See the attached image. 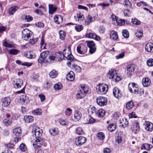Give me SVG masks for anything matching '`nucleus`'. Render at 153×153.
I'll use <instances>...</instances> for the list:
<instances>
[{
    "instance_id": "obj_1",
    "label": "nucleus",
    "mask_w": 153,
    "mask_h": 153,
    "mask_svg": "<svg viewBox=\"0 0 153 153\" xmlns=\"http://www.w3.org/2000/svg\"><path fill=\"white\" fill-rule=\"evenodd\" d=\"M22 38L25 41H27L30 38H33V32L28 29H24L22 32Z\"/></svg>"
},
{
    "instance_id": "obj_2",
    "label": "nucleus",
    "mask_w": 153,
    "mask_h": 153,
    "mask_svg": "<svg viewBox=\"0 0 153 153\" xmlns=\"http://www.w3.org/2000/svg\"><path fill=\"white\" fill-rule=\"evenodd\" d=\"M51 52L48 51H45L42 52L40 54V57L38 59V62L39 63H41L43 62L45 60H48V58L49 57Z\"/></svg>"
},
{
    "instance_id": "obj_3",
    "label": "nucleus",
    "mask_w": 153,
    "mask_h": 153,
    "mask_svg": "<svg viewBox=\"0 0 153 153\" xmlns=\"http://www.w3.org/2000/svg\"><path fill=\"white\" fill-rule=\"evenodd\" d=\"M42 132V130L38 127H33L32 131L33 135L35 138H41Z\"/></svg>"
},
{
    "instance_id": "obj_4",
    "label": "nucleus",
    "mask_w": 153,
    "mask_h": 153,
    "mask_svg": "<svg viewBox=\"0 0 153 153\" xmlns=\"http://www.w3.org/2000/svg\"><path fill=\"white\" fill-rule=\"evenodd\" d=\"M108 90V85L103 84H100L99 85L98 91L100 94H105L107 92Z\"/></svg>"
},
{
    "instance_id": "obj_5",
    "label": "nucleus",
    "mask_w": 153,
    "mask_h": 153,
    "mask_svg": "<svg viewBox=\"0 0 153 153\" xmlns=\"http://www.w3.org/2000/svg\"><path fill=\"white\" fill-rule=\"evenodd\" d=\"M132 132L135 134H137L140 130V126L139 123L136 120L134 121L131 127Z\"/></svg>"
},
{
    "instance_id": "obj_6",
    "label": "nucleus",
    "mask_w": 153,
    "mask_h": 153,
    "mask_svg": "<svg viewBox=\"0 0 153 153\" xmlns=\"http://www.w3.org/2000/svg\"><path fill=\"white\" fill-rule=\"evenodd\" d=\"M44 140L42 138H35L33 145L34 148L36 149L41 147L42 145Z\"/></svg>"
},
{
    "instance_id": "obj_7",
    "label": "nucleus",
    "mask_w": 153,
    "mask_h": 153,
    "mask_svg": "<svg viewBox=\"0 0 153 153\" xmlns=\"http://www.w3.org/2000/svg\"><path fill=\"white\" fill-rule=\"evenodd\" d=\"M96 100L97 104L100 106L106 105L107 102V99L102 97H98L97 99Z\"/></svg>"
},
{
    "instance_id": "obj_8",
    "label": "nucleus",
    "mask_w": 153,
    "mask_h": 153,
    "mask_svg": "<svg viewBox=\"0 0 153 153\" xmlns=\"http://www.w3.org/2000/svg\"><path fill=\"white\" fill-rule=\"evenodd\" d=\"M77 51L79 53L84 54L86 53L87 52V48L84 45H81L77 47Z\"/></svg>"
},
{
    "instance_id": "obj_9",
    "label": "nucleus",
    "mask_w": 153,
    "mask_h": 153,
    "mask_svg": "<svg viewBox=\"0 0 153 153\" xmlns=\"http://www.w3.org/2000/svg\"><path fill=\"white\" fill-rule=\"evenodd\" d=\"M127 70V75L128 77H130L132 75V73L135 68V65L133 64L128 65L126 66Z\"/></svg>"
},
{
    "instance_id": "obj_10",
    "label": "nucleus",
    "mask_w": 153,
    "mask_h": 153,
    "mask_svg": "<svg viewBox=\"0 0 153 153\" xmlns=\"http://www.w3.org/2000/svg\"><path fill=\"white\" fill-rule=\"evenodd\" d=\"M113 93L114 96L117 99L120 98L122 95V91L117 87L113 89Z\"/></svg>"
},
{
    "instance_id": "obj_11",
    "label": "nucleus",
    "mask_w": 153,
    "mask_h": 153,
    "mask_svg": "<svg viewBox=\"0 0 153 153\" xmlns=\"http://www.w3.org/2000/svg\"><path fill=\"white\" fill-rule=\"evenodd\" d=\"M86 140V139L85 137L79 136L76 139L75 143L77 145L80 146L84 143Z\"/></svg>"
},
{
    "instance_id": "obj_12",
    "label": "nucleus",
    "mask_w": 153,
    "mask_h": 153,
    "mask_svg": "<svg viewBox=\"0 0 153 153\" xmlns=\"http://www.w3.org/2000/svg\"><path fill=\"white\" fill-rule=\"evenodd\" d=\"M10 102L11 100L9 97H6L1 99V104L2 106L6 107L10 104Z\"/></svg>"
},
{
    "instance_id": "obj_13",
    "label": "nucleus",
    "mask_w": 153,
    "mask_h": 153,
    "mask_svg": "<svg viewBox=\"0 0 153 153\" xmlns=\"http://www.w3.org/2000/svg\"><path fill=\"white\" fill-rule=\"evenodd\" d=\"M62 53L64 57L68 59L71 61L73 60L74 58V56L71 54V53L70 54H69V53L67 51V50L66 49L64 50Z\"/></svg>"
},
{
    "instance_id": "obj_14",
    "label": "nucleus",
    "mask_w": 153,
    "mask_h": 153,
    "mask_svg": "<svg viewBox=\"0 0 153 153\" xmlns=\"http://www.w3.org/2000/svg\"><path fill=\"white\" fill-rule=\"evenodd\" d=\"M23 85V80L20 79H16L14 81V85L15 87L16 88H19Z\"/></svg>"
},
{
    "instance_id": "obj_15",
    "label": "nucleus",
    "mask_w": 153,
    "mask_h": 153,
    "mask_svg": "<svg viewBox=\"0 0 153 153\" xmlns=\"http://www.w3.org/2000/svg\"><path fill=\"white\" fill-rule=\"evenodd\" d=\"M85 37L89 38L94 39L97 41L100 40V37L94 33H90L87 34Z\"/></svg>"
},
{
    "instance_id": "obj_16",
    "label": "nucleus",
    "mask_w": 153,
    "mask_h": 153,
    "mask_svg": "<svg viewBox=\"0 0 153 153\" xmlns=\"http://www.w3.org/2000/svg\"><path fill=\"white\" fill-rule=\"evenodd\" d=\"M145 123L146 129L150 131H153V124L152 123L148 121H145Z\"/></svg>"
},
{
    "instance_id": "obj_17",
    "label": "nucleus",
    "mask_w": 153,
    "mask_h": 153,
    "mask_svg": "<svg viewBox=\"0 0 153 153\" xmlns=\"http://www.w3.org/2000/svg\"><path fill=\"white\" fill-rule=\"evenodd\" d=\"M146 50L149 52H153V44L149 42L146 45L145 47Z\"/></svg>"
},
{
    "instance_id": "obj_18",
    "label": "nucleus",
    "mask_w": 153,
    "mask_h": 153,
    "mask_svg": "<svg viewBox=\"0 0 153 153\" xmlns=\"http://www.w3.org/2000/svg\"><path fill=\"white\" fill-rule=\"evenodd\" d=\"M67 79L70 81H73L75 78L74 74L72 71H70L66 76Z\"/></svg>"
},
{
    "instance_id": "obj_19",
    "label": "nucleus",
    "mask_w": 153,
    "mask_h": 153,
    "mask_svg": "<svg viewBox=\"0 0 153 153\" xmlns=\"http://www.w3.org/2000/svg\"><path fill=\"white\" fill-rule=\"evenodd\" d=\"M142 83L144 87H147L150 85L151 81L148 78H144L142 79Z\"/></svg>"
},
{
    "instance_id": "obj_20",
    "label": "nucleus",
    "mask_w": 153,
    "mask_h": 153,
    "mask_svg": "<svg viewBox=\"0 0 153 153\" xmlns=\"http://www.w3.org/2000/svg\"><path fill=\"white\" fill-rule=\"evenodd\" d=\"M120 125L123 128L126 127L128 124V122L126 118L120 119Z\"/></svg>"
},
{
    "instance_id": "obj_21",
    "label": "nucleus",
    "mask_w": 153,
    "mask_h": 153,
    "mask_svg": "<svg viewBox=\"0 0 153 153\" xmlns=\"http://www.w3.org/2000/svg\"><path fill=\"white\" fill-rule=\"evenodd\" d=\"M20 100L23 103H27L29 102L28 97L25 94H24L20 97Z\"/></svg>"
},
{
    "instance_id": "obj_22",
    "label": "nucleus",
    "mask_w": 153,
    "mask_h": 153,
    "mask_svg": "<svg viewBox=\"0 0 153 153\" xmlns=\"http://www.w3.org/2000/svg\"><path fill=\"white\" fill-rule=\"evenodd\" d=\"M82 114L81 112L78 110H75L74 115V119L76 121H78L82 117Z\"/></svg>"
},
{
    "instance_id": "obj_23",
    "label": "nucleus",
    "mask_w": 153,
    "mask_h": 153,
    "mask_svg": "<svg viewBox=\"0 0 153 153\" xmlns=\"http://www.w3.org/2000/svg\"><path fill=\"white\" fill-rule=\"evenodd\" d=\"M49 13L50 14H53L57 10L56 6L53 4L49 5Z\"/></svg>"
},
{
    "instance_id": "obj_24",
    "label": "nucleus",
    "mask_w": 153,
    "mask_h": 153,
    "mask_svg": "<svg viewBox=\"0 0 153 153\" xmlns=\"http://www.w3.org/2000/svg\"><path fill=\"white\" fill-rule=\"evenodd\" d=\"M13 133L14 135L17 136H19L22 133L21 128L19 127L15 128L13 130Z\"/></svg>"
},
{
    "instance_id": "obj_25",
    "label": "nucleus",
    "mask_w": 153,
    "mask_h": 153,
    "mask_svg": "<svg viewBox=\"0 0 153 153\" xmlns=\"http://www.w3.org/2000/svg\"><path fill=\"white\" fill-rule=\"evenodd\" d=\"M117 73L116 71L113 69H111L109 71V72L108 73V76L109 79H114V75Z\"/></svg>"
},
{
    "instance_id": "obj_26",
    "label": "nucleus",
    "mask_w": 153,
    "mask_h": 153,
    "mask_svg": "<svg viewBox=\"0 0 153 153\" xmlns=\"http://www.w3.org/2000/svg\"><path fill=\"white\" fill-rule=\"evenodd\" d=\"M18 9L19 7L17 6L11 7L8 9L9 13L11 15H13Z\"/></svg>"
},
{
    "instance_id": "obj_27",
    "label": "nucleus",
    "mask_w": 153,
    "mask_h": 153,
    "mask_svg": "<svg viewBox=\"0 0 153 153\" xmlns=\"http://www.w3.org/2000/svg\"><path fill=\"white\" fill-rule=\"evenodd\" d=\"M62 16H60L56 15L54 17V20L56 23L59 24L62 22Z\"/></svg>"
},
{
    "instance_id": "obj_28",
    "label": "nucleus",
    "mask_w": 153,
    "mask_h": 153,
    "mask_svg": "<svg viewBox=\"0 0 153 153\" xmlns=\"http://www.w3.org/2000/svg\"><path fill=\"white\" fill-rule=\"evenodd\" d=\"M110 38L114 40H117L118 37L117 33L115 31L112 30L110 33Z\"/></svg>"
},
{
    "instance_id": "obj_29",
    "label": "nucleus",
    "mask_w": 153,
    "mask_h": 153,
    "mask_svg": "<svg viewBox=\"0 0 153 153\" xmlns=\"http://www.w3.org/2000/svg\"><path fill=\"white\" fill-rule=\"evenodd\" d=\"M25 122L26 123L32 122L33 121V117L31 116L26 115L24 117Z\"/></svg>"
},
{
    "instance_id": "obj_30",
    "label": "nucleus",
    "mask_w": 153,
    "mask_h": 153,
    "mask_svg": "<svg viewBox=\"0 0 153 153\" xmlns=\"http://www.w3.org/2000/svg\"><path fill=\"white\" fill-rule=\"evenodd\" d=\"M152 147V146L150 144L145 143L143 144L141 147L142 149H145L147 150H149Z\"/></svg>"
},
{
    "instance_id": "obj_31",
    "label": "nucleus",
    "mask_w": 153,
    "mask_h": 153,
    "mask_svg": "<svg viewBox=\"0 0 153 153\" xmlns=\"http://www.w3.org/2000/svg\"><path fill=\"white\" fill-rule=\"evenodd\" d=\"M76 96L77 98L82 99L85 97V95L84 93L83 92H82L80 89L79 91H78L76 94Z\"/></svg>"
},
{
    "instance_id": "obj_32",
    "label": "nucleus",
    "mask_w": 153,
    "mask_h": 153,
    "mask_svg": "<svg viewBox=\"0 0 153 153\" xmlns=\"http://www.w3.org/2000/svg\"><path fill=\"white\" fill-rule=\"evenodd\" d=\"M49 74L51 78H53L57 76L58 73L55 70H53L49 73Z\"/></svg>"
},
{
    "instance_id": "obj_33",
    "label": "nucleus",
    "mask_w": 153,
    "mask_h": 153,
    "mask_svg": "<svg viewBox=\"0 0 153 153\" xmlns=\"http://www.w3.org/2000/svg\"><path fill=\"white\" fill-rule=\"evenodd\" d=\"M105 111L102 109H100L98 110L97 112V114L98 116L100 117H104L105 116Z\"/></svg>"
},
{
    "instance_id": "obj_34",
    "label": "nucleus",
    "mask_w": 153,
    "mask_h": 153,
    "mask_svg": "<svg viewBox=\"0 0 153 153\" xmlns=\"http://www.w3.org/2000/svg\"><path fill=\"white\" fill-rule=\"evenodd\" d=\"M129 90L131 93L136 94L139 93V89L138 87H134L133 88H129Z\"/></svg>"
},
{
    "instance_id": "obj_35",
    "label": "nucleus",
    "mask_w": 153,
    "mask_h": 153,
    "mask_svg": "<svg viewBox=\"0 0 153 153\" xmlns=\"http://www.w3.org/2000/svg\"><path fill=\"white\" fill-rule=\"evenodd\" d=\"M72 68H74L75 70L77 72H80L82 70L80 67L75 64H72Z\"/></svg>"
},
{
    "instance_id": "obj_36",
    "label": "nucleus",
    "mask_w": 153,
    "mask_h": 153,
    "mask_svg": "<svg viewBox=\"0 0 153 153\" xmlns=\"http://www.w3.org/2000/svg\"><path fill=\"white\" fill-rule=\"evenodd\" d=\"M60 39L62 40H64L65 37L66 33L63 30H60L59 32Z\"/></svg>"
},
{
    "instance_id": "obj_37",
    "label": "nucleus",
    "mask_w": 153,
    "mask_h": 153,
    "mask_svg": "<svg viewBox=\"0 0 153 153\" xmlns=\"http://www.w3.org/2000/svg\"><path fill=\"white\" fill-rule=\"evenodd\" d=\"M62 85L60 83H56L53 86L55 90L57 91L61 89L62 88Z\"/></svg>"
},
{
    "instance_id": "obj_38",
    "label": "nucleus",
    "mask_w": 153,
    "mask_h": 153,
    "mask_svg": "<svg viewBox=\"0 0 153 153\" xmlns=\"http://www.w3.org/2000/svg\"><path fill=\"white\" fill-rule=\"evenodd\" d=\"M116 128V125L115 123H113L109 125L108 129L110 131L112 132L115 130Z\"/></svg>"
},
{
    "instance_id": "obj_39",
    "label": "nucleus",
    "mask_w": 153,
    "mask_h": 153,
    "mask_svg": "<svg viewBox=\"0 0 153 153\" xmlns=\"http://www.w3.org/2000/svg\"><path fill=\"white\" fill-rule=\"evenodd\" d=\"M52 84L51 81L47 80L44 84V87L45 88H48L51 87Z\"/></svg>"
},
{
    "instance_id": "obj_40",
    "label": "nucleus",
    "mask_w": 153,
    "mask_h": 153,
    "mask_svg": "<svg viewBox=\"0 0 153 153\" xmlns=\"http://www.w3.org/2000/svg\"><path fill=\"white\" fill-rule=\"evenodd\" d=\"M134 106V103L132 101H130L127 103L126 107L128 109H131Z\"/></svg>"
},
{
    "instance_id": "obj_41",
    "label": "nucleus",
    "mask_w": 153,
    "mask_h": 153,
    "mask_svg": "<svg viewBox=\"0 0 153 153\" xmlns=\"http://www.w3.org/2000/svg\"><path fill=\"white\" fill-rule=\"evenodd\" d=\"M76 133L79 135H82L84 133L82 128L80 127H78L76 129Z\"/></svg>"
},
{
    "instance_id": "obj_42",
    "label": "nucleus",
    "mask_w": 153,
    "mask_h": 153,
    "mask_svg": "<svg viewBox=\"0 0 153 153\" xmlns=\"http://www.w3.org/2000/svg\"><path fill=\"white\" fill-rule=\"evenodd\" d=\"M49 131L51 134L53 136L56 135L58 133L57 131L54 128L50 129Z\"/></svg>"
},
{
    "instance_id": "obj_43",
    "label": "nucleus",
    "mask_w": 153,
    "mask_h": 153,
    "mask_svg": "<svg viewBox=\"0 0 153 153\" xmlns=\"http://www.w3.org/2000/svg\"><path fill=\"white\" fill-rule=\"evenodd\" d=\"M92 17L90 15H88L86 19L85 20V23L87 24V25L89 24L92 21Z\"/></svg>"
},
{
    "instance_id": "obj_44",
    "label": "nucleus",
    "mask_w": 153,
    "mask_h": 153,
    "mask_svg": "<svg viewBox=\"0 0 153 153\" xmlns=\"http://www.w3.org/2000/svg\"><path fill=\"white\" fill-rule=\"evenodd\" d=\"M65 113L67 116H70L72 114V110L70 108H67L65 111Z\"/></svg>"
},
{
    "instance_id": "obj_45",
    "label": "nucleus",
    "mask_w": 153,
    "mask_h": 153,
    "mask_svg": "<svg viewBox=\"0 0 153 153\" xmlns=\"http://www.w3.org/2000/svg\"><path fill=\"white\" fill-rule=\"evenodd\" d=\"M32 113L35 115H39L42 113L41 110L40 108H37L33 111Z\"/></svg>"
},
{
    "instance_id": "obj_46",
    "label": "nucleus",
    "mask_w": 153,
    "mask_h": 153,
    "mask_svg": "<svg viewBox=\"0 0 153 153\" xmlns=\"http://www.w3.org/2000/svg\"><path fill=\"white\" fill-rule=\"evenodd\" d=\"M86 42L87 46L89 48L95 46V44L93 41H88Z\"/></svg>"
},
{
    "instance_id": "obj_47",
    "label": "nucleus",
    "mask_w": 153,
    "mask_h": 153,
    "mask_svg": "<svg viewBox=\"0 0 153 153\" xmlns=\"http://www.w3.org/2000/svg\"><path fill=\"white\" fill-rule=\"evenodd\" d=\"M3 123L6 126H8L11 125L12 121L10 119H5L3 121Z\"/></svg>"
},
{
    "instance_id": "obj_48",
    "label": "nucleus",
    "mask_w": 153,
    "mask_h": 153,
    "mask_svg": "<svg viewBox=\"0 0 153 153\" xmlns=\"http://www.w3.org/2000/svg\"><path fill=\"white\" fill-rule=\"evenodd\" d=\"M20 150L23 152H25L27 150V148L25 145L23 143H21L19 147Z\"/></svg>"
},
{
    "instance_id": "obj_49",
    "label": "nucleus",
    "mask_w": 153,
    "mask_h": 153,
    "mask_svg": "<svg viewBox=\"0 0 153 153\" xmlns=\"http://www.w3.org/2000/svg\"><path fill=\"white\" fill-rule=\"evenodd\" d=\"M97 137L99 139L102 140L105 138L104 134L101 132L98 133L97 134Z\"/></svg>"
},
{
    "instance_id": "obj_50",
    "label": "nucleus",
    "mask_w": 153,
    "mask_h": 153,
    "mask_svg": "<svg viewBox=\"0 0 153 153\" xmlns=\"http://www.w3.org/2000/svg\"><path fill=\"white\" fill-rule=\"evenodd\" d=\"M33 19V17L30 15H26L24 16V19H25L27 22H30Z\"/></svg>"
},
{
    "instance_id": "obj_51",
    "label": "nucleus",
    "mask_w": 153,
    "mask_h": 153,
    "mask_svg": "<svg viewBox=\"0 0 153 153\" xmlns=\"http://www.w3.org/2000/svg\"><path fill=\"white\" fill-rule=\"evenodd\" d=\"M19 51L15 49H10L9 51L10 54L13 55H16L18 53Z\"/></svg>"
},
{
    "instance_id": "obj_52",
    "label": "nucleus",
    "mask_w": 153,
    "mask_h": 153,
    "mask_svg": "<svg viewBox=\"0 0 153 153\" xmlns=\"http://www.w3.org/2000/svg\"><path fill=\"white\" fill-rule=\"evenodd\" d=\"M132 22L134 24L137 25H139L141 23V22L137 18L132 19Z\"/></svg>"
},
{
    "instance_id": "obj_53",
    "label": "nucleus",
    "mask_w": 153,
    "mask_h": 153,
    "mask_svg": "<svg viewBox=\"0 0 153 153\" xmlns=\"http://www.w3.org/2000/svg\"><path fill=\"white\" fill-rule=\"evenodd\" d=\"M123 36L125 38H128L129 37V34L128 31L126 30H124L122 32Z\"/></svg>"
},
{
    "instance_id": "obj_54",
    "label": "nucleus",
    "mask_w": 153,
    "mask_h": 153,
    "mask_svg": "<svg viewBox=\"0 0 153 153\" xmlns=\"http://www.w3.org/2000/svg\"><path fill=\"white\" fill-rule=\"evenodd\" d=\"M136 35L137 37L138 38L141 37L143 35V31L142 30H140L136 33Z\"/></svg>"
},
{
    "instance_id": "obj_55",
    "label": "nucleus",
    "mask_w": 153,
    "mask_h": 153,
    "mask_svg": "<svg viewBox=\"0 0 153 153\" xmlns=\"http://www.w3.org/2000/svg\"><path fill=\"white\" fill-rule=\"evenodd\" d=\"M146 63L147 65L149 66H153V59L150 58L148 59L147 62Z\"/></svg>"
},
{
    "instance_id": "obj_56",
    "label": "nucleus",
    "mask_w": 153,
    "mask_h": 153,
    "mask_svg": "<svg viewBox=\"0 0 153 153\" xmlns=\"http://www.w3.org/2000/svg\"><path fill=\"white\" fill-rule=\"evenodd\" d=\"M81 88L82 89H80L82 92H83L84 93V94L85 95V94L87 93L88 91V88L83 85L81 86Z\"/></svg>"
},
{
    "instance_id": "obj_57",
    "label": "nucleus",
    "mask_w": 153,
    "mask_h": 153,
    "mask_svg": "<svg viewBox=\"0 0 153 153\" xmlns=\"http://www.w3.org/2000/svg\"><path fill=\"white\" fill-rule=\"evenodd\" d=\"M75 27L76 30L78 32L81 31L83 29V27L81 25H76Z\"/></svg>"
},
{
    "instance_id": "obj_58",
    "label": "nucleus",
    "mask_w": 153,
    "mask_h": 153,
    "mask_svg": "<svg viewBox=\"0 0 153 153\" xmlns=\"http://www.w3.org/2000/svg\"><path fill=\"white\" fill-rule=\"evenodd\" d=\"M40 45L41 47L42 48L45 49V46L44 45V40L43 36H42L41 37V42L40 43Z\"/></svg>"
},
{
    "instance_id": "obj_59",
    "label": "nucleus",
    "mask_w": 153,
    "mask_h": 153,
    "mask_svg": "<svg viewBox=\"0 0 153 153\" xmlns=\"http://www.w3.org/2000/svg\"><path fill=\"white\" fill-rule=\"evenodd\" d=\"M114 76L113 79L115 80L116 82H119L121 79V77L117 73Z\"/></svg>"
},
{
    "instance_id": "obj_60",
    "label": "nucleus",
    "mask_w": 153,
    "mask_h": 153,
    "mask_svg": "<svg viewBox=\"0 0 153 153\" xmlns=\"http://www.w3.org/2000/svg\"><path fill=\"white\" fill-rule=\"evenodd\" d=\"M2 45L4 47L10 48H11L13 47V45L12 44L7 42L6 41L4 42L3 43Z\"/></svg>"
},
{
    "instance_id": "obj_61",
    "label": "nucleus",
    "mask_w": 153,
    "mask_h": 153,
    "mask_svg": "<svg viewBox=\"0 0 153 153\" xmlns=\"http://www.w3.org/2000/svg\"><path fill=\"white\" fill-rule=\"evenodd\" d=\"M89 111L91 112L92 114H97V109L96 108L93 106L90 107V109H89Z\"/></svg>"
},
{
    "instance_id": "obj_62",
    "label": "nucleus",
    "mask_w": 153,
    "mask_h": 153,
    "mask_svg": "<svg viewBox=\"0 0 153 153\" xmlns=\"http://www.w3.org/2000/svg\"><path fill=\"white\" fill-rule=\"evenodd\" d=\"M25 56L27 58H33V55L30 52L25 53Z\"/></svg>"
},
{
    "instance_id": "obj_63",
    "label": "nucleus",
    "mask_w": 153,
    "mask_h": 153,
    "mask_svg": "<svg viewBox=\"0 0 153 153\" xmlns=\"http://www.w3.org/2000/svg\"><path fill=\"white\" fill-rule=\"evenodd\" d=\"M38 40L37 39H35L33 38H30L28 41H29V43L32 44H35Z\"/></svg>"
},
{
    "instance_id": "obj_64",
    "label": "nucleus",
    "mask_w": 153,
    "mask_h": 153,
    "mask_svg": "<svg viewBox=\"0 0 153 153\" xmlns=\"http://www.w3.org/2000/svg\"><path fill=\"white\" fill-rule=\"evenodd\" d=\"M96 50V48L95 46L89 48V52L91 54L94 53Z\"/></svg>"
}]
</instances>
